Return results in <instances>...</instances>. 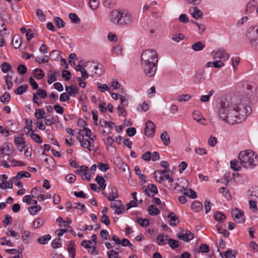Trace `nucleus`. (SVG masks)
<instances>
[{"mask_svg": "<svg viewBox=\"0 0 258 258\" xmlns=\"http://www.w3.org/2000/svg\"><path fill=\"white\" fill-rule=\"evenodd\" d=\"M251 111L245 103L239 102L238 98L233 97L231 101L225 99L220 102L218 116L222 121L234 124L243 121Z\"/></svg>", "mask_w": 258, "mask_h": 258, "instance_id": "1", "label": "nucleus"}, {"mask_svg": "<svg viewBox=\"0 0 258 258\" xmlns=\"http://www.w3.org/2000/svg\"><path fill=\"white\" fill-rule=\"evenodd\" d=\"M134 20V17L127 10H114L110 13V21L121 26H129Z\"/></svg>", "mask_w": 258, "mask_h": 258, "instance_id": "2", "label": "nucleus"}, {"mask_svg": "<svg viewBox=\"0 0 258 258\" xmlns=\"http://www.w3.org/2000/svg\"><path fill=\"white\" fill-rule=\"evenodd\" d=\"M238 159L240 164L246 169H253L258 165L257 155L250 150L240 152Z\"/></svg>", "mask_w": 258, "mask_h": 258, "instance_id": "3", "label": "nucleus"}, {"mask_svg": "<svg viewBox=\"0 0 258 258\" xmlns=\"http://www.w3.org/2000/svg\"><path fill=\"white\" fill-rule=\"evenodd\" d=\"M158 62V54L154 49H147L143 51L141 56V63Z\"/></svg>", "mask_w": 258, "mask_h": 258, "instance_id": "4", "label": "nucleus"}, {"mask_svg": "<svg viewBox=\"0 0 258 258\" xmlns=\"http://www.w3.org/2000/svg\"><path fill=\"white\" fill-rule=\"evenodd\" d=\"M238 87L239 88L242 87V91L244 94H245L246 96L243 97L241 98L242 94H239L238 96H235L234 98H238L239 100V102L241 103H245V104L247 106V103L248 102L249 96L251 95L252 93V88L253 87L251 85L247 84V83H239L238 84Z\"/></svg>", "mask_w": 258, "mask_h": 258, "instance_id": "5", "label": "nucleus"}, {"mask_svg": "<svg viewBox=\"0 0 258 258\" xmlns=\"http://www.w3.org/2000/svg\"><path fill=\"white\" fill-rule=\"evenodd\" d=\"M77 140L80 142L82 147L87 149L89 151H92L94 149V144L89 140L84 139V134L78 133L77 136Z\"/></svg>", "mask_w": 258, "mask_h": 258, "instance_id": "6", "label": "nucleus"}, {"mask_svg": "<svg viewBox=\"0 0 258 258\" xmlns=\"http://www.w3.org/2000/svg\"><path fill=\"white\" fill-rule=\"evenodd\" d=\"M247 37L249 40V42L251 46L255 49V45L251 43L253 41L255 42L256 44H258V39H257L258 37V26H255L249 28Z\"/></svg>", "mask_w": 258, "mask_h": 258, "instance_id": "7", "label": "nucleus"}, {"mask_svg": "<svg viewBox=\"0 0 258 258\" xmlns=\"http://www.w3.org/2000/svg\"><path fill=\"white\" fill-rule=\"evenodd\" d=\"M212 55L214 59H218L223 62L229 58V54L222 48L214 50L212 52Z\"/></svg>", "mask_w": 258, "mask_h": 258, "instance_id": "8", "label": "nucleus"}, {"mask_svg": "<svg viewBox=\"0 0 258 258\" xmlns=\"http://www.w3.org/2000/svg\"><path fill=\"white\" fill-rule=\"evenodd\" d=\"M142 66L147 76L151 77L155 75L157 70V64L155 62L142 63Z\"/></svg>", "mask_w": 258, "mask_h": 258, "instance_id": "9", "label": "nucleus"}, {"mask_svg": "<svg viewBox=\"0 0 258 258\" xmlns=\"http://www.w3.org/2000/svg\"><path fill=\"white\" fill-rule=\"evenodd\" d=\"M232 217L236 223H243L245 222V216L243 211L238 208H235L231 211Z\"/></svg>", "mask_w": 258, "mask_h": 258, "instance_id": "10", "label": "nucleus"}, {"mask_svg": "<svg viewBox=\"0 0 258 258\" xmlns=\"http://www.w3.org/2000/svg\"><path fill=\"white\" fill-rule=\"evenodd\" d=\"M156 126L155 124L151 120H148L146 123V127L145 128V134L148 137L152 138L155 133Z\"/></svg>", "mask_w": 258, "mask_h": 258, "instance_id": "11", "label": "nucleus"}, {"mask_svg": "<svg viewBox=\"0 0 258 258\" xmlns=\"http://www.w3.org/2000/svg\"><path fill=\"white\" fill-rule=\"evenodd\" d=\"M177 237L186 242H188L194 238V235L189 230L184 231L182 230L177 233Z\"/></svg>", "mask_w": 258, "mask_h": 258, "instance_id": "12", "label": "nucleus"}, {"mask_svg": "<svg viewBox=\"0 0 258 258\" xmlns=\"http://www.w3.org/2000/svg\"><path fill=\"white\" fill-rule=\"evenodd\" d=\"M23 136L24 135L22 134L20 136L16 137L14 139V143L17 146V148L20 152H22L26 146Z\"/></svg>", "mask_w": 258, "mask_h": 258, "instance_id": "13", "label": "nucleus"}, {"mask_svg": "<svg viewBox=\"0 0 258 258\" xmlns=\"http://www.w3.org/2000/svg\"><path fill=\"white\" fill-rule=\"evenodd\" d=\"M188 12L192 17L196 20L200 19L203 17L202 12L198 7L190 8Z\"/></svg>", "mask_w": 258, "mask_h": 258, "instance_id": "14", "label": "nucleus"}, {"mask_svg": "<svg viewBox=\"0 0 258 258\" xmlns=\"http://www.w3.org/2000/svg\"><path fill=\"white\" fill-rule=\"evenodd\" d=\"M143 189L149 197H153L154 194H157L158 192L156 186L153 184H149L147 187L143 186Z\"/></svg>", "mask_w": 258, "mask_h": 258, "instance_id": "15", "label": "nucleus"}, {"mask_svg": "<svg viewBox=\"0 0 258 258\" xmlns=\"http://www.w3.org/2000/svg\"><path fill=\"white\" fill-rule=\"evenodd\" d=\"M89 69L93 76L99 77L103 73L102 68L99 67V64H95L93 63L89 67Z\"/></svg>", "mask_w": 258, "mask_h": 258, "instance_id": "16", "label": "nucleus"}, {"mask_svg": "<svg viewBox=\"0 0 258 258\" xmlns=\"http://www.w3.org/2000/svg\"><path fill=\"white\" fill-rule=\"evenodd\" d=\"M180 191L183 193L184 195L186 196L191 199H196L197 198L196 192L192 189H187L183 186L181 187Z\"/></svg>", "mask_w": 258, "mask_h": 258, "instance_id": "17", "label": "nucleus"}, {"mask_svg": "<svg viewBox=\"0 0 258 258\" xmlns=\"http://www.w3.org/2000/svg\"><path fill=\"white\" fill-rule=\"evenodd\" d=\"M257 6V2L254 0L249 1L245 8V12L247 14H250L254 12L255 8Z\"/></svg>", "mask_w": 258, "mask_h": 258, "instance_id": "18", "label": "nucleus"}, {"mask_svg": "<svg viewBox=\"0 0 258 258\" xmlns=\"http://www.w3.org/2000/svg\"><path fill=\"white\" fill-rule=\"evenodd\" d=\"M110 187V192L108 195L105 194V196L107 198L109 201H113L115 199H117L119 196L116 188L113 186H111Z\"/></svg>", "mask_w": 258, "mask_h": 258, "instance_id": "19", "label": "nucleus"}, {"mask_svg": "<svg viewBox=\"0 0 258 258\" xmlns=\"http://www.w3.org/2000/svg\"><path fill=\"white\" fill-rule=\"evenodd\" d=\"M66 205L67 208L74 209H77L78 208V206H79L81 207V208H79V209L81 211H82L83 212H86V209L85 208L84 204L81 203H74V204L73 205L71 203L68 202L67 203Z\"/></svg>", "mask_w": 258, "mask_h": 258, "instance_id": "20", "label": "nucleus"}, {"mask_svg": "<svg viewBox=\"0 0 258 258\" xmlns=\"http://www.w3.org/2000/svg\"><path fill=\"white\" fill-rule=\"evenodd\" d=\"M44 223L45 219L43 218L38 217L34 220L32 226L34 229H38L43 226Z\"/></svg>", "mask_w": 258, "mask_h": 258, "instance_id": "21", "label": "nucleus"}, {"mask_svg": "<svg viewBox=\"0 0 258 258\" xmlns=\"http://www.w3.org/2000/svg\"><path fill=\"white\" fill-rule=\"evenodd\" d=\"M158 173L160 174H163L164 177L168 179L170 182H172L173 181V179L172 177L169 176L168 171L166 169H164L163 170H158L155 171L154 173V176L155 179H156L157 176L156 175V173Z\"/></svg>", "mask_w": 258, "mask_h": 258, "instance_id": "22", "label": "nucleus"}, {"mask_svg": "<svg viewBox=\"0 0 258 258\" xmlns=\"http://www.w3.org/2000/svg\"><path fill=\"white\" fill-rule=\"evenodd\" d=\"M13 150V146L11 143H6L3 145V146L0 147V151L2 154H5L6 151L9 154L12 153Z\"/></svg>", "mask_w": 258, "mask_h": 258, "instance_id": "23", "label": "nucleus"}, {"mask_svg": "<svg viewBox=\"0 0 258 258\" xmlns=\"http://www.w3.org/2000/svg\"><path fill=\"white\" fill-rule=\"evenodd\" d=\"M205 77L203 72H197L193 77V81L195 84H198L204 81Z\"/></svg>", "mask_w": 258, "mask_h": 258, "instance_id": "24", "label": "nucleus"}, {"mask_svg": "<svg viewBox=\"0 0 258 258\" xmlns=\"http://www.w3.org/2000/svg\"><path fill=\"white\" fill-rule=\"evenodd\" d=\"M31 176V174L27 171H19L17 175L13 177V180L15 181V180H18L23 177L29 178Z\"/></svg>", "mask_w": 258, "mask_h": 258, "instance_id": "25", "label": "nucleus"}, {"mask_svg": "<svg viewBox=\"0 0 258 258\" xmlns=\"http://www.w3.org/2000/svg\"><path fill=\"white\" fill-rule=\"evenodd\" d=\"M160 138L164 145L168 146L170 143V138L167 132L162 133Z\"/></svg>", "mask_w": 258, "mask_h": 258, "instance_id": "26", "label": "nucleus"}, {"mask_svg": "<svg viewBox=\"0 0 258 258\" xmlns=\"http://www.w3.org/2000/svg\"><path fill=\"white\" fill-rule=\"evenodd\" d=\"M167 217L168 218H170L169 223L171 226H175L176 225V221L178 222V217L176 216L175 214L173 212L170 213L168 215Z\"/></svg>", "mask_w": 258, "mask_h": 258, "instance_id": "27", "label": "nucleus"}, {"mask_svg": "<svg viewBox=\"0 0 258 258\" xmlns=\"http://www.w3.org/2000/svg\"><path fill=\"white\" fill-rule=\"evenodd\" d=\"M193 119L199 123L205 124V119L200 114L198 111H195L192 114Z\"/></svg>", "mask_w": 258, "mask_h": 258, "instance_id": "28", "label": "nucleus"}, {"mask_svg": "<svg viewBox=\"0 0 258 258\" xmlns=\"http://www.w3.org/2000/svg\"><path fill=\"white\" fill-rule=\"evenodd\" d=\"M148 212L151 216L157 215L160 213V211L153 205H152L148 207Z\"/></svg>", "mask_w": 258, "mask_h": 258, "instance_id": "29", "label": "nucleus"}, {"mask_svg": "<svg viewBox=\"0 0 258 258\" xmlns=\"http://www.w3.org/2000/svg\"><path fill=\"white\" fill-rule=\"evenodd\" d=\"M66 91L68 92L70 96H75V94L78 92V89L77 87L73 85L70 86H66Z\"/></svg>", "mask_w": 258, "mask_h": 258, "instance_id": "30", "label": "nucleus"}, {"mask_svg": "<svg viewBox=\"0 0 258 258\" xmlns=\"http://www.w3.org/2000/svg\"><path fill=\"white\" fill-rule=\"evenodd\" d=\"M191 209L196 212H199L203 208L202 204L198 201H194L191 205Z\"/></svg>", "mask_w": 258, "mask_h": 258, "instance_id": "31", "label": "nucleus"}, {"mask_svg": "<svg viewBox=\"0 0 258 258\" xmlns=\"http://www.w3.org/2000/svg\"><path fill=\"white\" fill-rule=\"evenodd\" d=\"M45 112L43 109H36L34 113L35 117L38 119H43L44 118Z\"/></svg>", "mask_w": 258, "mask_h": 258, "instance_id": "32", "label": "nucleus"}, {"mask_svg": "<svg viewBox=\"0 0 258 258\" xmlns=\"http://www.w3.org/2000/svg\"><path fill=\"white\" fill-rule=\"evenodd\" d=\"M51 235L47 234L38 238L37 242L40 244H45L51 239Z\"/></svg>", "mask_w": 258, "mask_h": 258, "instance_id": "33", "label": "nucleus"}, {"mask_svg": "<svg viewBox=\"0 0 258 258\" xmlns=\"http://www.w3.org/2000/svg\"><path fill=\"white\" fill-rule=\"evenodd\" d=\"M22 41L21 38L18 36L15 35L14 36L12 41L13 46L15 48H19L21 45Z\"/></svg>", "mask_w": 258, "mask_h": 258, "instance_id": "34", "label": "nucleus"}, {"mask_svg": "<svg viewBox=\"0 0 258 258\" xmlns=\"http://www.w3.org/2000/svg\"><path fill=\"white\" fill-rule=\"evenodd\" d=\"M214 217L216 221L219 222H223L226 219V216L219 212H215L214 214Z\"/></svg>", "mask_w": 258, "mask_h": 258, "instance_id": "35", "label": "nucleus"}, {"mask_svg": "<svg viewBox=\"0 0 258 258\" xmlns=\"http://www.w3.org/2000/svg\"><path fill=\"white\" fill-rule=\"evenodd\" d=\"M34 77L38 80L42 79L44 76V73L41 69H36L33 71Z\"/></svg>", "mask_w": 258, "mask_h": 258, "instance_id": "36", "label": "nucleus"}, {"mask_svg": "<svg viewBox=\"0 0 258 258\" xmlns=\"http://www.w3.org/2000/svg\"><path fill=\"white\" fill-rule=\"evenodd\" d=\"M95 180L100 187L103 189H105L106 185L105 183V179L103 177L99 175H97Z\"/></svg>", "mask_w": 258, "mask_h": 258, "instance_id": "37", "label": "nucleus"}, {"mask_svg": "<svg viewBox=\"0 0 258 258\" xmlns=\"http://www.w3.org/2000/svg\"><path fill=\"white\" fill-rule=\"evenodd\" d=\"M28 210L31 215H35L41 210V206L40 205L31 206L28 208Z\"/></svg>", "mask_w": 258, "mask_h": 258, "instance_id": "38", "label": "nucleus"}, {"mask_svg": "<svg viewBox=\"0 0 258 258\" xmlns=\"http://www.w3.org/2000/svg\"><path fill=\"white\" fill-rule=\"evenodd\" d=\"M110 206L112 209H120L121 206H123L122 202L120 200L111 201Z\"/></svg>", "mask_w": 258, "mask_h": 258, "instance_id": "39", "label": "nucleus"}, {"mask_svg": "<svg viewBox=\"0 0 258 258\" xmlns=\"http://www.w3.org/2000/svg\"><path fill=\"white\" fill-rule=\"evenodd\" d=\"M205 47L204 44L201 41L197 42L192 45V48L196 51L202 50Z\"/></svg>", "mask_w": 258, "mask_h": 258, "instance_id": "40", "label": "nucleus"}, {"mask_svg": "<svg viewBox=\"0 0 258 258\" xmlns=\"http://www.w3.org/2000/svg\"><path fill=\"white\" fill-rule=\"evenodd\" d=\"M28 88V85H25L24 86L22 85L18 87L17 89L15 90L14 92L17 95H21L24 92H26Z\"/></svg>", "mask_w": 258, "mask_h": 258, "instance_id": "41", "label": "nucleus"}, {"mask_svg": "<svg viewBox=\"0 0 258 258\" xmlns=\"http://www.w3.org/2000/svg\"><path fill=\"white\" fill-rule=\"evenodd\" d=\"M168 243L169 245V246L173 249L177 248L179 246V242L177 240H175L173 239H168Z\"/></svg>", "mask_w": 258, "mask_h": 258, "instance_id": "42", "label": "nucleus"}, {"mask_svg": "<svg viewBox=\"0 0 258 258\" xmlns=\"http://www.w3.org/2000/svg\"><path fill=\"white\" fill-rule=\"evenodd\" d=\"M68 251L72 258L75 257L76 251L74 244L72 242H70L69 244L68 247Z\"/></svg>", "mask_w": 258, "mask_h": 258, "instance_id": "43", "label": "nucleus"}, {"mask_svg": "<svg viewBox=\"0 0 258 258\" xmlns=\"http://www.w3.org/2000/svg\"><path fill=\"white\" fill-rule=\"evenodd\" d=\"M236 252L231 249H228L224 253L225 258H235L236 256Z\"/></svg>", "mask_w": 258, "mask_h": 258, "instance_id": "44", "label": "nucleus"}, {"mask_svg": "<svg viewBox=\"0 0 258 258\" xmlns=\"http://www.w3.org/2000/svg\"><path fill=\"white\" fill-rule=\"evenodd\" d=\"M11 96L9 93L5 92L0 98V101L4 104H7L10 99Z\"/></svg>", "mask_w": 258, "mask_h": 258, "instance_id": "45", "label": "nucleus"}, {"mask_svg": "<svg viewBox=\"0 0 258 258\" xmlns=\"http://www.w3.org/2000/svg\"><path fill=\"white\" fill-rule=\"evenodd\" d=\"M214 93V90H211L209 92L208 94L206 95H202L200 98V101L202 102H207L209 101L210 98Z\"/></svg>", "mask_w": 258, "mask_h": 258, "instance_id": "46", "label": "nucleus"}, {"mask_svg": "<svg viewBox=\"0 0 258 258\" xmlns=\"http://www.w3.org/2000/svg\"><path fill=\"white\" fill-rule=\"evenodd\" d=\"M100 2L99 0H89V4L90 8L93 10H96L99 7Z\"/></svg>", "mask_w": 258, "mask_h": 258, "instance_id": "47", "label": "nucleus"}, {"mask_svg": "<svg viewBox=\"0 0 258 258\" xmlns=\"http://www.w3.org/2000/svg\"><path fill=\"white\" fill-rule=\"evenodd\" d=\"M157 243L159 245H164L166 244L167 239H165V236L163 234L159 235L157 238Z\"/></svg>", "mask_w": 258, "mask_h": 258, "instance_id": "48", "label": "nucleus"}, {"mask_svg": "<svg viewBox=\"0 0 258 258\" xmlns=\"http://www.w3.org/2000/svg\"><path fill=\"white\" fill-rule=\"evenodd\" d=\"M191 98L190 95L186 94H182L181 95H179L177 97V99L179 102H185L189 100Z\"/></svg>", "mask_w": 258, "mask_h": 258, "instance_id": "49", "label": "nucleus"}, {"mask_svg": "<svg viewBox=\"0 0 258 258\" xmlns=\"http://www.w3.org/2000/svg\"><path fill=\"white\" fill-rule=\"evenodd\" d=\"M30 136L31 139L34 141L35 142L40 144L42 142V139L39 135L34 134L32 132L31 133Z\"/></svg>", "mask_w": 258, "mask_h": 258, "instance_id": "50", "label": "nucleus"}, {"mask_svg": "<svg viewBox=\"0 0 258 258\" xmlns=\"http://www.w3.org/2000/svg\"><path fill=\"white\" fill-rule=\"evenodd\" d=\"M137 221L142 227H147L150 224L149 221L147 219L138 218Z\"/></svg>", "mask_w": 258, "mask_h": 258, "instance_id": "51", "label": "nucleus"}, {"mask_svg": "<svg viewBox=\"0 0 258 258\" xmlns=\"http://www.w3.org/2000/svg\"><path fill=\"white\" fill-rule=\"evenodd\" d=\"M56 26L60 28L65 26V22L59 17H56L54 18Z\"/></svg>", "mask_w": 258, "mask_h": 258, "instance_id": "52", "label": "nucleus"}, {"mask_svg": "<svg viewBox=\"0 0 258 258\" xmlns=\"http://www.w3.org/2000/svg\"><path fill=\"white\" fill-rule=\"evenodd\" d=\"M36 15L40 21L42 22L45 21V16L40 9H37L36 10Z\"/></svg>", "mask_w": 258, "mask_h": 258, "instance_id": "53", "label": "nucleus"}, {"mask_svg": "<svg viewBox=\"0 0 258 258\" xmlns=\"http://www.w3.org/2000/svg\"><path fill=\"white\" fill-rule=\"evenodd\" d=\"M1 69L4 73H6L10 71L12 69V66L7 62H4L1 66Z\"/></svg>", "mask_w": 258, "mask_h": 258, "instance_id": "54", "label": "nucleus"}, {"mask_svg": "<svg viewBox=\"0 0 258 258\" xmlns=\"http://www.w3.org/2000/svg\"><path fill=\"white\" fill-rule=\"evenodd\" d=\"M69 18L71 20V21L74 23L78 24L80 22V18L75 13L70 14Z\"/></svg>", "mask_w": 258, "mask_h": 258, "instance_id": "55", "label": "nucleus"}, {"mask_svg": "<svg viewBox=\"0 0 258 258\" xmlns=\"http://www.w3.org/2000/svg\"><path fill=\"white\" fill-rule=\"evenodd\" d=\"M5 81L8 86V89L10 90L13 85V83L12 82V77L9 75H7L5 77Z\"/></svg>", "mask_w": 258, "mask_h": 258, "instance_id": "56", "label": "nucleus"}, {"mask_svg": "<svg viewBox=\"0 0 258 258\" xmlns=\"http://www.w3.org/2000/svg\"><path fill=\"white\" fill-rule=\"evenodd\" d=\"M230 167L233 170L237 171L241 169V167L238 165V162L234 160L230 162Z\"/></svg>", "mask_w": 258, "mask_h": 258, "instance_id": "57", "label": "nucleus"}, {"mask_svg": "<svg viewBox=\"0 0 258 258\" xmlns=\"http://www.w3.org/2000/svg\"><path fill=\"white\" fill-rule=\"evenodd\" d=\"M30 231L28 230L24 231L23 233L22 234V239H23V241L26 243H27L29 242V236L30 235Z\"/></svg>", "mask_w": 258, "mask_h": 258, "instance_id": "58", "label": "nucleus"}, {"mask_svg": "<svg viewBox=\"0 0 258 258\" xmlns=\"http://www.w3.org/2000/svg\"><path fill=\"white\" fill-rule=\"evenodd\" d=\"M111 51L116 55H121L122 54V48L120 45H117L112 48Z\"/></svg>", "mask_w": 258, "mask_h": 258, "instance_id": "59", "label": "nucleus"}, {"mask_svg": "<svg viewBox=\"0 0 258 258\" xmlns=\"http://www.w3.org/2000/svg\"><path fill=\"white\" fill-rule=\"evenodd\" d=\"M60 238H58L56 239H55L52 241L51 246L53 248H59L61 246V244L60 242Z\"/></svg>", "mask_w": 258, "mask_h": 258, "instance_id": "60", "label": "nucleus"}, {"mask_svg": "<svg viewBox=\"0 0 258 258\" xmlns=\"http://www.w3.org/2000/svg\"><path fill=\"white\" fill-rule=\"evenodd\" d=\"M7 234L15 237L16 239H19L20 237L19 234L18 232H16L11 229H8Z\"/></svg>", "mask_w": 258, "mask_h": 258, "instance_id": "61", "label": "nucleus"}, {"mask_svg": "<svg viewBox=\"0 0 258 258\" xmlns=\"http://www.w3.org/2000/svg\"><path fill=\"white\" fill-rule=\"evenodd\" d=\"M76 179V176L73 174H69L65 177V180L69 183H73Z\"/></svg>", "mask_w": 258, "mask_h": 258, "instance_id": "62", "label": "nucleus"}, {"mask_svg": "<svg viewBox=\"0 0 258 258\" xmlns=\"http://www.w3.org/2000/svg\"><path fill=\"white\" fill-rule=\"evenodd\" d=\"M200 252L207 253L209 251V246L206 244H201L199 246Z\"/></svg>", "mask_w": 258, "mask_h": 258, "instance_id": "63", "label": "nucleus"}, {"mask_svg": "<svg viewBox=\"0 0 258 258\" xmlns=\"http://www.w3.org/2000/svg\"><path fill=\"white\" fill-rule=\"evenodd\" d=\"M107 254L109 258H118V253L114 250L108 251Z\"/></svg>", "mask_w": 258, "mask_h": 258, "instance_id": "64", "label": "nucleus"}]
</instances>
